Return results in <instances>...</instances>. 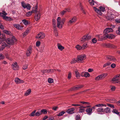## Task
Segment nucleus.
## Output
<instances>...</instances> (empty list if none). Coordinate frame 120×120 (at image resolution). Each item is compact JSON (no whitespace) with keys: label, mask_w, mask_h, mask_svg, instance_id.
I'll use <instances>...</instances> for the list:
<instances>
[{"label":"nucleus","mask_w":120,"mask_h":120,"mask_svg":"<svg viewBox=\"0 0 120 120\" xmlns=\"http://www.w3.org/2000/svg\"><path fill=\"white\" fill-rule=\"evenodd\" d=\"M32 52V48L30 47L28 49L26 52V54L27 56H28L31 54Z\"/></svg>","instance_id":"f3484780"},{"label":"nucleus","mask_w":120,"mask_h":120,"mask_svg":"<svg viewBox=\"0 0 120 120\" xmlns=\"http://www.w3.org/2000/svg\"><path fill=\"white\" fill-rule=\"evenodd\" d=\"M77 19L76 17L75 16H74L69 20L68 22V23L69 24H71L75 22Z\"/></svg>","instance_id":"f8f14e48"},{"label":"nucleus","mask_w":120,"mask_h":120,"mask_svg":"<svg viewBox=\"0 0 120 120\" xmlns=\"http://www.w3.org/2000/svg\"><path fill=\"white\" fill-rule=\"evenodd\" d=\"M56 70L53 69H49L50 73H52L54 72V70Z\"/></svg>","instance_id":"338daca9"},{"label":"nucleus","mask_w":120,"mask_h":120,"mask_svg":"<svg viewBox=\"0 0 120 120\" xmlns=\"http://www.w3.org/2000/svg\"><path fill=\"white\" fill-rule=\"evenodd\" d=\"M101 79L100 75H99L96 77L95 79V80L96 81H98Z\"/></svg>","instance_id":"c03bdc74"},{"label":"nucleus","mask_w":120,"mask_h":120,"mask_svg":"<svg viewBox=\"0 0 120 120\" xmlns=\"http://www.w3.org/2000/svg\"><path fill=\"white\" fill-rule=\"evenodd\" d=\"M58 108V107L57 106H54L52 108V109L56 111L57 109Z\"/></svg>","instance_id":"69168bd1"},{"label":"nucleus","mask_w":120,"mask_h":120,"mask_svg":"<svg viewBox=\"0 0 120 120\" xmlns=\"http://www.w3.org/2000/svg\"><path fill=\"white\" fill-rule=\"evenodd\" d=\"M22 21L24 24L25 25H27L28 24H29L30 23V22H29L27 20H26L25 19L22 20Z\"/></svg>","instance_id":"7c9ffc66"},{"label":"nucleus","mask_w":120,"mask_h":120,"mask_svg":"<svg viewBox=\"0 0 120 120\" xmlns=\"http://www.w3.org/2000/svg\"><path fill=\"white\" fill-rule=\"evenodd\" d=\"M89 2L91 5L93 6L94 5V2L93 0H89Z\"/></svg>","instance_id":"4c0bfd02"},{"label":"nucleus","mask_w":120,"mask_h":120,"mask_svg":"<svg viewBox=\"0 0 120 120\" xmlns=\"http://www.w3.org/2000/svg\"><path fill=\"white\" fill-rule=\"evenodd\" d=\"M120 79V74L117 75L113 78L112 81H116V83L120 84V81H117L118 80Z\"/></svg>","instance_id":"6e6552de"},{"label":"nucleus","mask_w":120,"mask_h":120,"mask_svg":"<svg viewBox=\"0 0 120 120\" xmlns=\"http://www.w3.org/2000/svg\"><path fill=\"white\" fill-rule=\"evenodd\" d=\"M116 64H112L111 65V67L112 68H113L115 67Z\"/></svg>","instance_id":"0e129e2a"},{"label":"nucleus","mask_w":120,"mask_h":120,"mask_svg":"<svg viewBox=\"0 0 120 120\" xmlns=\"http://www.w3.org/2000/svg\"><path fill=\"white\" fill-rule=\"evenodd\" d=\"M7 14V13L5 11H3V13H0V16L4 17V19L8 20L9 18L7 16H5Z\"/></svg>","instance_id":"dca6fc26"},{"label":"nucleus","mask_w":120,"mask_h":120,"mask_svg":"<svg viewBox=\"0 0 120 120\" xmlns=\"http://www.w3.org/2000/svg\"><path fill=\"white\" fill-rule=\"evenodd\" d=\"M107 105L108 106L110 107L111 108H114V106L112 104H107Z\"/></svg>","instance_id":"13d9d810"},{"label":"nucleus","mask_w":120,"mask_h":120,"mask_svg":"<svg viewBox=\"0 0 120 120\" xmlns=\"http://www.w3.org/2000/svg\"><path fill=\"white\" fill-rule=\"evenodd\" d=\"M31 89H29L25 93L24 95L25 96H27L29 95L31 93Z\"/></svg>","instance_id":"bb28decb"},{"label":"nucleus","mask_w":120,"mask_h":120,"mask_svg":"<svg viewBox=\"0 0 120 120\" xmlns=\"http://www.w3.org/2000/svg\"><path fill=\"white\" fill-rule=\"evenodd\" d=\"M83 86L82 85H78L76 86H74L71 88L70 90V91L77 90L82 88Z\"/></svg>","instance_id":"0eeeda50"},{"label":"nucleus","mask_w":120,"mask_h":120,"mask_svg":"<svg viewBox=\"0 0 120 120\" xmlns=\"http://www.w3.org/2000/svg\"><path fill=\"white\" fill-rule=\"evenodd\" d=\"M76 62H78V61H77V59L74 58L72 60L71 63V64H73L75 63Z\"/></svg>","instance_id":"473e14b6"},{"label":"nucleus","mask_w":120,"mask_h":120,"mask_svg":"<svg viewBox=\"0 0 120 120\" xmlns=\"http://www.w3.org/2000/svg\"><path fill=\"white\" fill-rule=\"evenodd\" d=\"M108 75L107 73L103 74L100 75L101 79H103L106 76Z\"/></svg>","instance_id":"f704fd0d"},{"label":"nucleus","mask_w":120,"mask_h":120,"mask_svg":"<svg viewBox=\"0 0 120 120\" xmlns=\"http://www.w3.org/2000/svg\"><path fill=\"white\" fill-rule=\"evenodd\" d=\"M79 103L82 104H85V105H89L90 104V103H89L88 102H85L84 101H80L79 102Z\"/></svg>","instance_id":"a18cd8bd"},{"label":"nucleus","mask_w":120,"mask_h":120,"mask_svg":"<svg viewBox=\"0 0 120 120\" xmlns=\"http://www.w3.org/2000/svg\"><path fill=\"white\" fill-rule=\"evenodd\" d=\"M113 14L112 13L111 14V15L109 16H108L107 17V19L109 20H111L114 19V17L112 16Z\"/></svg>","instance_id":"c85d7f7f"},{"label":"nucleus","mask_w":120,"mask_h":120,"mask_svg":"<svg viewBox=\"0 0 120 120\" xmlns=\"http://www.w3.org/2000/svg\"><path fill=\"white\" fill-rule=\"evenodd\" d=\"M90 106H87L86 107L82 106L79 107V113H82L84 112L85 110L84 108H86V107H89Z\"/></svg>","instance_id":"a211bd4d"},{"label":"nucleus","mask_w":120,"mask_h":120,"mask_svg":"<svg viewBox=\"0 0 120 120\" xmlns=\"http://www.w3.org/2000/svg\"><path fill=\"white\" fill-rule=\"evenodd\" d=\"M6 42L9 45H13L14 43V41L12 39L8 38L6 40Z\"/></svg>","instance_id":"6ab92c4d"},{"label":"nucleus","mask_w":120,"mask_h":120,"mask_svg":"<svg viewBox=\"0 0 120 120\" xmlns=\"http://www.w3.org/2000/svg\"><path fill=\"white\" fill-rule=\"evenodd\" d=\"M52 24L53 26L54 27H56V20L54 19H53L52 20Z\"/></svg>","instance_id":"e433bc0d"},{"label":"nucleus","mask_w":120,"mask_h":120,"mask_svg":"<svg viewBox=\"0 0 120 120\" xmlns=\"http://www.w3.org/2000/svg\"><path fill=\"white\" fill-rule=\"evenodd\" d=\"M106 39L108 38L112 39L115 37V36L113 34H108L106 35Z\"/></svg>","instance_id":"4be33fe9"},{"label":"nucleus","mask_w":120,"mask_h":120,"mask_svg":"<svg viewBox=\"0 0 120 120\" xmlns=\"http://www.w3.org/2000/svg\"><path fill=\"white\" fill-rule=\"evenodd\" d=\"M57 45L58 49L61 51L63 49H64V47L62 46L59 43H58Z\"/></svg>","instance_id":"cd10ccee"},{"label":"nucleus","mask_w":120,"mask_h":120,"mask_svg":"<svg viewBox=\"0 0 120 120\" xmlns=\"http://www.w3.org/2000/svg\"><path fill=\"white\" fill-rule=\"evenodd\" d=\"M71 77V72H69L68 74V78L69 80L70 79Z\"/></svg>","instance_id":"8fccbe9b"},{"label":"nucleus","mask_w":120,"mask_h":120,"mask_svg":"<svg viewBox=\"0 0 120 120\" xmlns=\"http://www.w3.org/2000/svg\"><path fill=\"white\" fill-rule=\"evenodd\" d=\"M112 112L118 115H119L120 112H118L117 110L116 109H113L112 111Z\"/></svg>","instance_id":"72a5a7b5"},{"label":"nucleus","mask_w":120,"mask_h":120,"mask_svg":"<svg viewBox=\"0 0 120 120\" xmlns=\"http://www.w3.org/2000/svg\"><path fill=\"white\" fill-rule=\"evenodd\" d=\"M21 4L22 7L24 8H26L28 10H30L31 8V6L30 4L27 3L26 4L24 1L22 2Z\"/></svg>","instance_id":"39448f33"},{"label":"nucleus","mask_w":120,"mask_h":120,"mask_svg":"<svg viewBox=\"0 0 120 120\" xmlns=\"http://www.w3.org/2000/svg\"><path fill=\"white\" fill-rule=\"evenodd\" d=\"M75 109L74 108H70L68 109L67 110V113L69 114H72L74 113V111Z\"/></svg>","instance_id":"b1692460"},{"label":"nucleus","mask_w":120,"mask_h":120,"mask_svg":"<svg viewBox=\"0 0 120 120\" xmlns=\"http://www.w3.org/2000/svg\"><path fill=\"white\" fill-rule=\"evenodd\" d=\"M11 67L12 69L14 70H18L19 69L18 65L16 62H14L12 63Z\"/></svg>","instance_id":"9b49d317"},{"label":"nucleus","mask_w":120,"mask_h":120,"mask_svg":"<svg viewBox=\"0 0 120 120\" xmlns=\"http://www.w3.org/2000/svg\"><path fill=\"white\" fill-rule=\"evenodd\" d=\"M95 11L100 15H101L102 13L101 12H104L105 11V9L104 7L101 6L99 7V9L95 7H94Z\"/></svg>","instance_id":"f03ea898"},{"label":"nucleus","mask_w":120,"mask_h":120,"mask_svg":"<svg viewBox=\"0 0 120 120\" xmlns=\"http://www.w3.org/2000/svg\"><path fill=\"white\" fill-rule=\"evenodd\" d=\"M36 112V110H35L33 111L30 114V116H34L35 115V113Z\"/></svg>","instance_id":"4d7b16f0"},{"label":"nucleus","mask_w":120,"mask_h":120,"mask_svg":"<svg viewBox=\"0 0 120 120\" xmlns=\"http://www.w3.org/2000/svg\"><path fill=\"white\" fill-rule=\"evenodd\" d=\"M92 109L91 108H88L86 110V112L87 114L89 115H90L92 112Z\"/></svg>","instance_id":"412c9836"},{"label":"nucleus","mask_w":120,"mask_h":120,"mask_svg":"<svg viewBox=\"0 0 120 120\" xmlns=\"http://www.w3.org/2000/svg\"><path fill=\"white\" fill-rule=\"evenodd\" d=\"M87 44L86 43H84L82 47V49H84L86 48L87 47Z\"/></svg>","instance_id":"49530a36"},{"label":"nucleus","mask_w":120,"mask_h":120,"mask_svg":"<svg viewBox=\"0 0 120 120\" xmlns=\"http://www.w3.org/2000/svg\"><path fill=\"white\" fill-rule=\"evenodd\" d=\"M40 111L41 114L42 113L46 114L47 113V110L45 109H42Z\"/></svg>","instance_id":"79ce46f5"},{"label":"nucleus","mask_w":120,"mask_h":120,"mask_svg":"<svg viewBox=\"0 0 120 120\" xmlns=\"http://www.w3.org/2000/svg\"><path fill=\"white\" fill-rule=\"evenodd\" d=\"M105 112L106 113H109L111 112L110 109L109 107H107L104 109V112Z\"/></svg>","instance_id":"a878e982"},{"label":"nucleus","mask_w":120,"mask_h":120,"mask_svg":"<svg viewBox=\"0 0 120 120\" xmlns=\"http://www.w3.org/2000/svg\"><path fill=\"white\" fill-rule=\"evenodd\" d=\"M14 26L17 29L21 30L22 29V27L19 24H14Z\"/></svg>","instance_id":"393cba45"},{"label":"nucleus","mask_w":120,"mask_h":120,"mask_svg":"<svg viewBox=\"0 0 120 120\" xmlns=\"http://www.w3.org/2000/svg\"><path fill=\"white\" fill-rule=\"evenodd\" d=\"M90 76V74L87 72H85L84 74V76L86 77H89Z\"/></svg>","instance_id":"a19ab883"},{"label":"nucleus","mask_w":120,"mask_h":120,"mask_svg":"<svg viewBox=\"0 0 120 120\" xmlns=\"http://www.w3.org/2000/svg\"><path fill=\"white\" fill-rule=\"evenodd\" d=\"M113 30L111 28H108L105 29L104 31V34L105 35L108 34V33L113 31Z\"/></svg>","instance_id":"ddd939ff"},{"label":"nucleus","mask_w":120,"mask_h":120,"mask_svg":"<svg viewBox=\"0 0 120 120\" xmlns=\"http://www.w3.org/2000/svg\"><path fill=\"white\" fill-rule=\"evenodd\" d=\"M75 48L78 50H80L81 49H82V47L79 45H77L75 46Z\"/></svg>","instance_id":"58836bf2"},{"label":"nucleus","mask_w":120,"mask_h":120,"mask_svg":"<svg viewBox=\"0 0 120 120\" xmlns=\"http://www.w3.org/2000/svg\"><path fill=\"white\" fill-rule=\"evenodd\" d=\"M28 31V30H26V31L23 33V37H24L27 35Z\"/></svg>","instance_id":"37998d69"},{"label":"nucleus","mask_w":120,"mask_h":120,"mask_svg":"<svg viewBox=\"0 0 120 120\" xmlns=\"http://www.w3.org/2000/svg\"><path fill=\"white\" fill-rule=\"evenodd\" d=\"M65 113V112L63 111L57 114V115L58 116H60L63 115Z\"/></svg>","instance_id":"ea45409f"},{"label":"nucleus","mask_w":120,"mask_h":120,"mask_svg":"<svg viewBox=\"0 0 120 120\" xmlns=\"http://www.w3.org/2000/svg\"><path fill=\"white\" fill-rule=\"evenodd\" d=\"M4 40L3 39L0 37V44L1 45V47H0V51L3 50L6 46V43L4 42Z\"/></svg>","instance_id":"20e7f679"},{"label":"nucleus","mask_w":120,"mask_h":120,"mask_svg":"<svg viewBox=\"0 0 120 120\" xmlns=\"http://www.w3.org/2000/svg\"><path fill=\"white\" fill-rule=\"evenodd\" d=\"M41 114V111H38L35 114V115L36 116H38Z\"/></svg>","instance_id":"3c124183"},{"label":"nucleus","mask_w":120,"mask_h":120,"mask_svg":"<svg viewBox=\"0 0 120 120\" xmlns=\"http://www.w3.org/2000/svg\"><path fill=\"white\" fill-rule=\"evenodd\" d=\"M76 120H80V116L79 115H77L76 117Z\"/></svg>","instance_id":"603ef678"},{"label":"nucleus","mask_w":120,"mask_h":120,"mask_svg":"<svg viewBox=\"0 0 120 120\" xmlns=\"http://www.w3.org/2000/svg\"><path fill=\"white\" fill-rule=\"evenodd\" d=\"M4 33L6 34H10V32L6 30H4L3 31Z\"/></svg>","instance_id":"052dcab7"},{"label":"nucleus","mask_w":120,"mask_h":120,"mask_svg":"<svg viewBox=\"0 0 120 120\" xmlns=\"http://www.w3.org/2000/svg\"><path fill=\"white\" fill-rule=\"evenodd\" d=\"M4 58V56L2 54H0V60L3 59Z\"/></svg>","instance_id":"680f3d73"},{"label":"nucleus","mask_w":120,"mask_h":120,"mask_svg":"<svg viewBox=\"0 0 120 120\" xmlns=\"http://www.w3.org/2000/svg\"><path fill=\"white\" fill-rule=\"evenodd\" d=\"M45 33L42 32H40L37 35L36 38H38L42 39L44 38L45 37Z\"/></svg>","instance_id":"9d476101"},{"label":"nucleus","mask_w":120,"mask_h":120,"mask_svg":"<svg viewBox=\"0 0 120 120\" xmlns=\"http://www.w3.org/2000/svg\"><path fill=\"white\" fill-rule=\"evenodd\" d=\"M97 112L99 113L104 112V109L101 107H100L97 109Z\"/></svg>","instance_id":"2f4dec72"},{"label":"nucleus","mask_w":120,"mask_h":120,"mask_svg":"<svg viewBox=\"0 0 120 120\" xmlns=\"http://www.w3.org/2000/svg\"><path fill=\"white\" fill-rule=\"evenodd\" d=\"M92 41L94 43H96L97 42V39L95 38H93L92 40Z\"/></svg>","instance_id":"bf43d9fd"},{"label":"nucleus","mask_w":120,"mask_h":120,"mask_svg":"<svg viewBox=\"0 0 120 120\" xmlns=\"http://www.w3.org/2000/svg\"><path fill=\"white\" fill-rule=\"evenodd\" d=\"M40 17V12H38L37 14H35V20L36 21L39 20Z\"/></svg>","instance_id":"5701e85b"},{"label":"nucleus","mask_w":120,"mask_h":120,"mask_svg":"<svg viewBox=\"0 0 120 120\" xmlns=\"http://www.w3.org/2000/svg\"><path fill=\"white\" fill-rule=\"evenodd\" d=\"M111 63L109 62H108L105 64L103 66V67L104 68L107 66H108L111 64Z\"/></svg>","instance_id":"09e8293b"},{"label":"nucleus","mask_w":120,"mask_h":120,"mask_svg":"<svg viewBox=\"0 0 120 120\" xmlns=\"http://www.w3.org/2000/svg\"><path fill=\"white\" fill-rule=\"evenodd\" d=\"M15 81L16 83L17 84L23 83L24 82V81L18 78H15Z\"/></svg>","instance_id":"4468645a"},{"label":"nucleus","mask_w":120,"mask_h":120,"mask_svg":"<svg viewBox=\"0 0 120 120\" xmlns=\"http://www.w3.org/2000/svg\"><path fill=\"white\" fill-rule=\"evenodd\" d=\"M106 35L104 34L102 36L100 35H96V37L98 39V40L100 41L106 39Z\"/></svg>","instance_id":"1a4fd4ad"},{"label":"nucleus","mask_w":120,"mask_h":120,"mask_svg":"<svg viewBox=\"0 0 120 120\" xmlns=\"http://www.w3.org/2000/svg\"><path fill=\"white\" fill-rule=\"evenodd\" d=\"M115 89L116 87H115L114 86H112L111 88V90L112 91H113L115 90Z\"/></svg>","instance_id":"774afa93"},{"label":"nucleus","mask_w":120,"mask_h":120,"mask_svg":"<svg viewBox=\"0 0 120 120\" xmlns=\"http://www.w3.org/2000/svg\"><path fill=\"white\" fill-rule=\"evenodd\" d=\"M106 59L107 60L111 61H114L116 60V59L115 57L113 56H106Z\"/></svg>","instance_id":"2eb2a0df"},{"label":"nucleus","mask_w":120,"mask_h":120,"mask_svg":"<svg viewBox=\"0 0 120 120\" xmlns=\"http://www.w3.org/2000/svg\"><path fill=\"white\" fill-rule=\"evenodd\" d=\"M91 38V36L87 34L83 36L80 39V41L82 42H84L86 41H88Z\"/></svg>","instance_id":"423d86ee"},{"label":"nucleus","mask_w":120,"mask_h":120,"mask_svg":"<svg viewBox=\"0 0 120 120\" xmlns=\"http://www.w3.org/2000/svg\"><path fill=\"white\" fill-rule=\"evenodd\" d=\"M86 57L85 55H81L78 56L77 57V60L78 63H83V60L86 58Z\"/></svg>","instance_id":"7ed1b4c3"},{"label":"nucleus","mask_w":120,"mask_h":120,"mask_svg":"<svg viewBox=\"0 0 120 120\" xmlns=\"http://www.w3.org/2000/svg\"><path fill=\"white\" fill-rule=\"evenodd\" d=\"M115 21L117 23H120V19H115Z\"/></svg>","instance_id":"e2e57ef3"},{"label":"nucleus","mask_w":120,"mask_h":120,"mask_svg":"<svg viewBox=\"0 0 120 120\" xmlns=\"http://www.w3.org/2000/svg\"><path fill=\"white\" fill-rule=\"evenodd\" d=\"M65 20V18H63L61 20L60 18V17H58L57 19V27L59 28H62Z\"/></svg>","instance_id":"f257e3e1"},{"label":"nucleus","mask_w":120,"mask_h":120,"mask_svg":"<svg viewBox=\"0 0 120 120\" xmlns=\"http://www.w3.org/2000/svg\"><path fill=\"white\" fill-rule=\"evenodd\" d=\"M116 33L118 35H120V27H119L118 30L116 31Z\"/></svg>","instance_id":"864d4df0"},{"label":"nucleus","mask_w":120,"mask_h":120,"mask_svg":"<svg viewBox=\"0 0 120 120\" xmlns=\"http://www.w3.org/2000/svg\"><path fill=\"white\" fill-rule=\"evenodd\" d=\"M48 81L49 83H52L53 82V79L51 78H49L48 79Z\"/></svg>","instance_id":"de8ad7c7"},{"label":"nucleus","mask_w":120,"mask_h":120,"mask_svg":"<svg viewBox=\"0 0 120 120\" xmlns=\"http://www.w3.org/2000/svg\"><path fill=\"white\" fill-rule=\"evenodd\" d=\"M27 64H25L23 67V69L24 70L26 69L27 68Z\"/></svg>","instance_id":"6e6d98bb"},{"label":"nucleus","mask_w":120,"mask_h":120,"mask_svg":"<svg viewBox=\"0 0 120 120\" xmlns=\"http://www.w3.org/2000/svg\"><path fill=\"white\" fill-rule=\"evenodd\" d=\"M70 11V9L69 8H65L64 10L60 12V14L62 15H63L67 12H69Z\"/></svg>","instance_id":"aec40b11"},{"label":"nucleus","mask_w":120,"mask_h":120,"mask_svg":"<svg viewBox=\"0 0 120 120\" xmlns=\"http://www.w3.org/2000/svg\"><path fill=\"white\" fill-rule=\"evenodd\" d=\"M75 74L76 77L78 78L80 76V75L77 70H76L75 71Z\"/></svg>","instance_id":"c756f323"},{"label":"nucleus","mask_w":120,"mask_h":120,"mask_svg":"<svg viewBox=\"0 0 120 120\" xmlns=\"http://www.w3.org/2000/svg\"><path fill=\"white\" fill-rule=\"evenodd\" d=\"M40 44V42L39 41H38L36 42V45L37 47L39 46Z\"/></svg>","instance_id":"5fc2aeb1"},{"label":"nucleus","mask_w":120,"mask_h":120,"mask_svg":"<svg viewBox=\"0 0 120 120\" xmlns=\"http://www.w3.org/2000/svg\"><path fill=\"white\" fill-rule=\"evenodd\" d=\"M33 12V11H29L26 14V16L27 17L29 16L32 14Z\"/></svg>","instance_id":"c9c22d12"}]
</instances>
